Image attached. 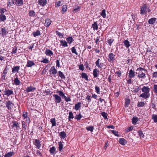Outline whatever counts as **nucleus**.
Instances as JSON below:
<instances>
[{
  "instance_id": "f257e3e1",
  "label": "nucleus",
  "mask_w": 157,
  "mask_h": 157,
  "mask_svg": "<svg viewBox=\"0 0 157 157\" xmlns=\"http://www.w3.org/2000/svg\"><path fill=\"white\" fill-rule=\"evenodd\" d=\"M149 90L150 88L148 86H144L142 88V91L143 93L140 95V97H142L143 98H148L150 95L149 94Z\"/></svg>"
},
{
  "instance_id": "f03ea898",
  "label": "nucleus",
  "mask_w": 157,
  "mask_h": 157,
  "mask_svg": "<svg viewBox=\"0 0 157 157\" xmlns=\"http://www.w3.org/2000/svg\"><path fill=\"white\" fill-rule=\"evenodd\" d=\"M147 10L148 13L151 11V10L149 9V7L147 6L146 4H144L142 6L140 7V14H147Z\"/></svg>"
},
{
  "instance_id": "7ed1b4c3",
  "label": "nucleus",
  "mask_w": 157,
  "mask_h": 157,
  "mask_svg": "<svg viewBox=\"0 0 157 157\" xmlns=\"http://www.w3.org/2000/svg\"><path fill=\"white\" fill-rule=\"evenodd\" d=\"M57 93V94H54L53 95L55 98H61L60 97L67 98H66L64 93L61 91H58Z\"/></svg>"
},
{
  "instance_id": "20e7f679",
  "label": "nucleus",
  "mask_w": 157,
  "mask_h": 157,
  "mask_svg": "<svg viewBox=\"0 0 157 157\" xmlns=\"http://www.w3.org/2000/svg\"><path fill=\"white\" fill-rule=\"evenodd\" d=\"M6 107L9 110H11L13 106V104L10 101H8L6 104Z\"/></svg>"
},
{
  "instance_id": "39448f33",
  "label": "nucleus",
  "mask_w": 157,
  "mask_h": 157,
  "mask_svg": "<svg viewBox=\"0 0 157 157\" xmlns=\"http://www.w3.org/2000/svg\"><path fill=\"white\" fill-rule=\"evenodd\" d=\"M4 94L9 96L13 94V92L11 89H8L6 88L4 91Z\"/></svg>"
},
{
  "instance_id": "423d86ee",
  "label": "nucleus",
  "mask_w": 157,
  "mask_h": 157,
  "mask_svg": "<svg viewBox=\"0 0 157 157\" xmlns=\"http://www.w3.org/2000/svg\"><path fill=\"white\" fill-rule=\"evenodd\" d=\"M49 72L50 75H55L57 73V71L54 66H52Z\"/></svg>"
},
{
  "instance_id": "0eeeda50",
  "label": "nucleus",
  "mask_w": 157,
  "mask_h": 157,
  "mask_svg": "<svg viewBox=\"0 0 157 157\" xmlns=\"http://www.w3.org/2000/svg\"><path fill=\"white\" fill-rule=\"evenodd\" d=\"M100 59H98L95 62L96 65L99 68H102V67L104 66L103 63H99Z\"/></svg>"
},
{
  "instance_id": "6e6552de",
  "label": "nucleus",
  "mask_w": 157,
  "mask_h": 157,
  "mask_svg": "<svg viewBox=\"0 0 157 157\" xmlns=\"http://www.w3.org/2000/svg\"><path fill=\"white\" fill-rule=\"evenodd\" d=\"M34 144L36 146V148L38 149H40V147L41 146V145L40 144V141L39 140H35Z\"/></svg>"
},
{
  "instance_id": "1a4fd4ad",
  "label": "nucleus",
  "mask_w": 157,
  "mask_h": 157,
  "mask_svg": "<svg viewBox=\"0 0 157 157\" xmlns=\"http://www.w3.org/2000/svg\"><path fill=\"white\" fill-rule=\"evenodd\" d=\"M44 53L46 55L48 56H51L53 55V52L50 49H46L45 50Z\"/></svg>"
},
{
  "instance_id": "9d476101",
  "label": "nucleus",
  "mask_w": 157,
  "mask_h": 157,
  "mask_svg": "<svg viewBox=\"0 0 157 157\" xmlns=\"http://www.w3.org/2000/svg\"><path fill=\"white\" fill-rule=\"evenodd\" d=\"M156 20V18L154 17L151 18L148 21V23L151 25H154Z\"/></svg>"
},
{
  "instance_id": "9b49d317",
  "label": "nucleus",
  "mask_w": 157,
  "mask_h": 157,
  "mask_svg": "<svg viewBox=\"0 0 157 157\" xmlns=\"http://www.w3.org/2000/svg\"><path fill=\"white\" fill-rule=\"evenodd\" d=\"M1 31H2V36H6V34L8 33V31L6 30V28L4 27L1 29Z\"/></svg>"
},
{
  "instance_id": "f8f14e48",
  "label": "nucleus",
  "mask_w": 157,
  "mask_h": 157,
  "mask_svg": "<svg viewBox=\"0 0 157 157\" xmlns=\"http://www.w3.org/2000/svg\"><path fill=\"white\" fill-rule=\"evenodd\" d=\"M36 89V88L34 87H33L31 86H28L26 89V91L28 92H33Z\"/></svg>"
},
{
  "instance_id": "ddd939ff",
  "label": "nucleus",
  "mask_w": 157,
  "mask_h": 157,
  "mask_svg": "<svg viewBox=\"0 0 157 157\" xmlns=\"http://www.w3.org/2000/svg\"><path fill=\"white\" fill-rule=\"evenodd\" d=\"M52 23V21L49 19H46L45 21L44 25L48 27Z\"/></svg>"
},
{
  "instance_id": "4468645a",
  "label": "nucleus",
  "mask_w": 157,
  "mask_h": 157,
  "mask_svg": "<svg viewBox=\"0 0 157 157\" xmlns=\"http://www.w3.org/2000/svg\"><path fill=\"white\" fill-rule=\"evenodd\" d=\"M135 76V72L132 70H131L128 73V77L129 78H134Z\"/></svg>"
},
{
  "instance_id": "2eb2a0df",
  "label": "nucleus",
  "mask_w": 157,
  "mask_h": 157,
  "mask_svg": "<svg viewBox=\"0 0 157 157\" xmlns=\"http://www.w3.org/2000/svg\"><path fill=\"white\" fill-rule=\"evenodd\" d=\"M38 3L42 6H45L47 3V0H39Z\"/></svg>"
},
{
  "instance_id": "dca6fc26",
  "label": "nucleus",
  "mask_w": 157,
  "mask_h": 157,
  "mask_svg": "<svg viewBox=\"0 0 157 157\" xmlns=\"http://www.w3.org/2000/svg\"><path fill=\"white\" fill-rule=\"evenodd\" d=\"M93 74L94 77L96 78L99 75V71L97 69H95L93 70Z\"/></svg>"
},
{
  "instance_id": "f3484780",
  "label": "nucleus",
  "mask_w": 157,
  "mask_h": 157,
  "mask_svg": "<svg viewBox=\"0 0 157 157\" xmlns=\"http://www.w3.org/2000/svg\"><path fill=\"white\" fill-rule=\"evenodd\" d=\"M20 69V67L19 66H16L13 67L12 69V72L13 73H15V72H18L19 70Z\"/></svg>"
},
{
  "instance_id": "a211bd4d",
  "label": "nucleus",
  "mask_w": 157,
  "mask_h": 157,
  "mask_svg": "<svg viewBox=\"0 0 157 157\" xmlns=\"http://www.w3.org/2000/svg\"><path fill=\"white\" fill-rule=\"evenodd\" d=\"M15 3L18 6H21L23 4V0H15Z\"/></svg>"
},
{
  "instance_id": "6ab92c4d",
  "label": "nucleus",
  "mask_w": 157,
  "mask_h": 157,
  "mask_svg": "<svg viewBox=\"0 0 157 157\" xmlns=\"http://www.w3.org/2000/svg\"><path fill=\"white\" fill-rule=\"evenodd\" d=\"M119 143L123 145H124L126 144V141L124 138H120L119 140Z\"/></svg>"
},
{
  "instance_id": "aec40b11",
  "label": "nucleus",
  "mask_w": 157,
  "mask_h": 157,
  "mask_svg": "<svg viewBox=\"0 0 157 157\" xmlns=\"http://www.w3.org/2000/svg\"><path fill=\"white\" fill-rule=\"evenodd\" d=\"M35 65V63L33 61L30 60H28L27 63V64L26 65L27 67H31Z\"/></svg>"
},
{
  "instance_id": "412c9836",
  "label": "nucleus",
  "mask_w": 157,
  "mask_h": 157,
  "mask_svg": "<svg viewBox=\"0 0 157 157\" xmlns=\"http://www.w3.org/2000/svg\"><path fill=\"white\" fill-rule=\"evenodd\" d=\"M6 20V17L3 14H1L0 15V21L4 22Z\"/></svg>"
},
{
  "instance_id": "4be33fe9",
  "label": "nucleus",
  "mask_w": 157,
  "mask_h": 157,
  "mask_svg": "<svg viewBox=\"0 0 157 157\" xmlns=\"http://www.w3.org/2000/svg\"><path fill=\"white\" fill-rule=\"evenodd\" d=\"M92 28H93L94 30H98V27L96 22H94L92 24Z\"/></svg>"
},
{
  "instance_id": "5701e85b",
  "label": "nucleus",
  "mask_w": 157,
  "mask_h": 157,
  "mask_svg": "<svg viewBox=\"0 0 157 157\" xmlns=\"http://www.w3.org/2000/svg\"><path fill=\"white\" fill-rule=\"evenodd\" d=\"M14 155L13 151H10L6 154L4 155L5 157H11Z\"/></svg>"
},
{
  "instance_id": "b1692460",
  "label": "nucleus",
  "mask_w": 157,
  "mask_h": 157,
  "mask_svg": "<svg viewBox=\"0 0 157 157\" xmlns=\"http://www.w3.org/2000/svg\"><path fill=\"white\" fill-rule=\"evenodd\" d=\"M124 45L127 48H128L129 47L130 45V44L129 42L126 40H124L123 42Z\"/></svg>"
},
{
  "instance_id": "393cba45",
  "label": "nucleus",
  "mask_w": 157,
  "mask_h": 157,
  "mask_svg": "<svg viewBox=\"0 0 157 157\" xmlns=\"http://www.w3.org/2000/svg\"><path fill=\"white\" fill-rule=\"evenodd\" d=\"M60 43L61 45L64 47L68 46L67 43L65 40H61Z\"/></svg>"
},
{
  "instance_id": "a878e982",
  "label": "nucleus",
  "mask_w": 157,
  "mask_h": 157,
  "mask_svg": "<svg viewBox=\"0 0 157 157\" xmlns=\"http://www.w3.org/2000/svg\"><path fill=\"white\" fill-rule=\"evenodd\" d=\"M33 34L34 37H35L38 36H40L41 35L40 32L39 30H37V31L34 32L33 33Z\"/></svg>"
},
{
  "instance_id": "bb28decb",
  "label": "nucleus",
  "mask_w": 157,
  "mask_h": 157,
  "mask_svg": "<svg viewBox=\"0 0 157 157\" xmlns=\"http://www.w3.org/2000/svg\"><path fill=\"white\" fill-rule=\"evenodd\" d=\"M59 136L61 137L63 139H64L67 137V135L64 131H62L59 134Z\"/></svg>"
},
{
  "instance_id": "cd10ccee",
  "label": "nucleus",
  "mask_w": 157,
  "mask_h": 157,
  "mask_svg": "<svg viewBox=\"0 0 157 157\" xmlns=\"http://www.w3.org/2000/svg\"><path fill=\"white\" fill-rule=\"evenodd\" d=\"M59 76L62 79H65V76L64 74L61 71H59L58 72Z\"/></svg>"
},
{
  "instance_id": "c85d7f7f",
  "label": "nucleus",
  "mask_w": 157,
  "mask_h": 157,
  "mask_svg": "<svg viewBox=\"0 0 157 157\" xmlns=\"http://www.w3.org/2000/svg\"><path fill=\"white\" fill-rule=\"evenodd\" d=\"M109 57L110 61H113L115 59V55L113 53H109Z\"/></svg>"
},
{
  "instance_id": "c756f323",
  "label": "nucleus",
  "mask_w": 157,
  "mask_h": 157,
  "mask_svg": "<svg viewBox=\"0 0 157 157\" xmlns=\"http://www.w3.org/2000/svg\"><path fill=\"white\" fill-rule=\"evenodd\" d=\"M51 154H54L55 153L56 148L54 146H53L51 148H50L49 150Z\"/></svg>"
},
{
  "instance_id": "7c9ffc66",
  "label": "nucleus",
  "mask_w": 157,
  "mask_h": 157,
  "mask_svg": "<svg viewBox=\"0 0 157 157\" xmlns=\"http://www.w3.org/2000/svg\"><path fill=\"white\" fill-rule=\"evenodd\" d=\"M81 103L79 102L76 104L75 106V108L76 110H78L81 107Z\"/></svg>"
},
{
  "instance_id": "2f4dec72",
  "label": "nucleus",
  "mask_w": 157,
  "mask_h": 157,
  "mask_svg": "<svg viewBox=\"0 0 157 157\" xmlns=\"http://www.w3.org/2000/svg\"><path fill=\"white\" fill-rule=\"evenodd\" d=\"M67 6L66 5H63L62 7V11L61 13L62 14L64 13L67 11Z\"/></svg>"
},
{
  "instance_id": "473e14b6",
  "label": "nucleus",
  "mask_w": 157,
  "mask_h": 157,
  "mask_svg": "<svg viewBox=\"0 0 157 157\" xmlns=\"http://www.w3.org/2000/svg\"><path fill=\"white\" fill-rule=\"evenodd\" d=\"M66 40L67 41V42L69 44H71V43L74 41V39L72 38V37H69L67 38Z\"/></svg>"
},
{
  "instance_id": "72a5a7b5",
  "label": "nucleus",
  "mask_w": 157,
  "mask_h": 157,
  "mask_svg": "<svg viewBox=\"0 0 157 157\" xmlns=\"http://www.w3.org/2000/svg\"><path fill=\"white\" fill-rule=\"evenodd\" d=\"M58 145L59 150V151H61L63 148V145L62 144V143L61 141L59 142Z\"/></svg>"
},
{
  "instance_id": "f704fd0d",
  "label": "nucleus",
  "mask_w": 157,
  "mask_h": 157,
  "mask_svg": "<svg viewBox=\"0 0 157 157\" xmlns=\"http://www.w3.org/2000/svg\"><path fill=\"white\" fill-rule=\"evenodd\" d=\"M138 118L136 117H133L132 120V122L133 124L134 125L136 124Z\"/></svg>"
},
{
  "instance_id": "c9c22d12",
  "label": "nucleus",
  "mask_w": 157,
  "mask_h": 157,
  "mask_svg": "<svg viewBox=\"0 0 157 157\" xmlns=\"http://www.w3.org/2000/svg\"><path fill=\"white\" fill-rule=\"evenodd\" d=\"M50 122H51L52 124V126L53 127L54 126H56V123L55 119L54 118H52L51 119Z\"/></svg>"
},
{
  "instance_id": "e433bc0d",
  "label": "nucleus",
  "mask_w": 157,
  "mask_h": 157,
  "mask_svg": "<svg viewBox=\"0 0 157 157\" xmlns=\"http://www.w3.org/2000/svg\"><path fill=\"white\" fill-rule=\"evenodd\" d=\"M35 14V12L33 10H30L29 12V15L30 17H34Z\"/></svg>"
},
{
  "instance_id": "4c0bfd02",
  "label": "nucleus",
  "mask_w": 157,
  "mask_h": 157,
  "mask_svg": "<svg viewBox=\"0 0 157 157\" xmlns=\"http://www.w3.org/2000/svg\"><path fill=\"white\" fill-rule=\"evenodd\" d=\"M81 76L82 78L85 79L87 81L88 80V76L86 73H82V74Z\"/></svg>"
},
{
  "instance_id": "58836bf2",
  "label": "nucleus",
  "mask_w": 157,
  "mask_h": 157,
  "mask_svg": "<svg viewBox=\"0 0 157 157\" xmlns=\"http://www.w3.org/2000/svg\"><path fill=\"white\" fill-rule=\"evenodd\" d=\"M14 83L17 85H19L21 84L20 81L17 77L14 80Z\"/></svg>"
},
{
  "instance_id": "ea45409f",
  "label": "nucleus",
  "mask_w": 157,
  "mask_h": 157,
  "mask_svg": "<svg viewBox=\"0 0 157 157\" xmlns=\"http://www.w3.org/2000/svg\"><path fill=\"white\" fill-rule=\"evenodd\" d=\"M130 102V100L129 99H126L125 100V107H128Z\"/></svg>"
},
{
  "instance_id": "a19ab883",
  "label": "nucleus",
  "mask_w": 157,
  "mask_h": 157,
  "mask_svg": "<svg viewBox=\"0 0 157 157\" xmlns=\"http://www.w3.org/2000/svg\"><path fill=\"white\" fill-rule=\"evenodd\" d=\"M138 77L139 78H146L145 74L142 72L141 74H139L138 75Z\"/></svg>"
},
{
  "instance_id": "79ce46f5",
  "label": "nucleus",
  "mask_w": 157,
  "mask_h": 157,
  "mask_svg": "<svg viewBox=\"0 0 157 157\" xmlns=\"http://www.w3.org/2000/svg\"><path fill=\"white\" fill-rule=\"evenodd\" d=\"M68 116V119L69 121H71V119H73L74 118L73 114L72 112H70L69 113Z\"/></svg>"
},
{
  "instance_id": "37998d69",
  "label": "nucleus",
  "mask_w": 157,
  "mask_h": 157,
  "mask_svg": "<svg viewBox=\"0 0 157 157\" xmlns=\"http://www.w3.org/2000/svg\"><path fill=\"white\" fill-rule=\"evenodd\" d=\"M101 114L102 116H103V117L105 119H108L107 118L108 114L106 113L105 112H101Z\"/></svg>"
},
{
  "instance_id": "c03bdc74",
  "label": "nucleus",
  "mask_w": 157,
  "mask_h": 157,
  "mask_svg": "<svg viewBox=\"0 0 157 157\" xmlns=\"http://www.w3.org/2000/svg\"><path fill=\"white\" fill-rule=\"evenodd\" d=\"M71 52L75 54L76 55H78V53L76 51V48L75 47H72L71 48Z\"/></svg>"
},
{
  "instance_id": "a18cd8bd",
  "label": "nucleus",
  "mask_w": 157,
  "mask_h": 157,
  "mask_svg": "<svg viewBox=\"0 0 157 157\" xmlns=\"http://www.w3.org/2000/svg\"><path fill=\"white\" fill-rule=\"evenodd\" d=\"M152 119L153 120L154 122H157V115L153 114L152 116Z\"/></svg>"
},
{
  "instance_id": "49530a36",
  "label": "nucleus",
  "mask_w": 157,
  "mask_h": 157,
  "mask_svg": "<svg viewBox=\"0 0 157 157\" xmlns=\"http://www.w3.org/2000/svg\"><path fill=\"white\" fill-rule=\"evenodd\" d=\"M86 129L88 131H90L91 132L93 131L94 129V127L92 126H90L88 127H86Z\"/></svg>"
},
{
  "instance_id": "de8ad7c7",
  "label": "nucleus",
  "mask_w": 157,
  "mask_h": 157,
  "mask_svg": "<svg viewBox=\"0 0 157 157\" xmlns=\"http://www.w3.org/2000/svg\"><path fill=\"white\" fill-rule=\"evenodd\" d=\"M144 102H139L137 104V106L138 107H143L144 106Z\"/></svg>"
},
{
  "instance_id": "09e8293b",
  "label": "nucleus",
  "mask_w": 157,
  "mask_h": 157,
  "mask_svg": "<svg viewBox=\"0 0 157 157\" xmlns=\"http://www.w3.org/2000/svg\"><path fill=\"white\" fill-rule=\"evenodd\" d=\"M114 41V39H110L108 40L107 42L110 46H111L112 43Z\"/></svg>"
},
{
  "instance_id": "8fccbe9b",
  "label": "nucleus",
  "mask_w": 157,
  "mask_h": 157,
  "mask_svg": "<svg viewBox=\"0 0 157 157\" xmlns=\"http://www.w3.org/2000/svg\"><path fill=\"white\" fill-rule=\"evenodd\" d=\"M138 133H139L140 136L141 138H144V135L142 131L141 130H139L138 131Z\"/></svg>"
},
{
  "instance_id": "3c124183",
  "label": "nucleus",
  "mask_w": 157,
  "mask_h": 157,
  "mask_svg": "<svg viewBox=\"0 0 157 157\" xmlns=\"http://www.w3.org/2000/svg\"><path fill=\"white\" fill-rule=\"evenodd\" d=\"M51 91L49 90H46L44 92L45 95H51L52 93V92L51 93Z\"/></svg>"
},
{
  "instance_id": "603ef678",
  "label": "nucleus",
  "mask_w": 157,
  "mask_h": 157,
  "mask_svg": "<svg viewBox=\"0 0 157 157\" xmlns=\"http://www.w3.org/2000/svg\"><path fill=\"white\" fill-rule=\"evenodd\" d=\"M101 16L105 18L106 16V14H105V10H103L101 13Z\"/></svg>"
},
{
  "instance_id": "864d4df0",
  "label": "nucleus",
  "mask_w": 157,
  "mask_h": 157,
  "mask_svg": "<svg viewBox=\"0 0 157 157\" xmlns=\"http://www.w3.org/2000/svg\"><path fill=\"white\" fill-rule=\"evenodd\" d=\"M133 129V127L131 126V127H129L127 128H126L125 130V131L126 132H128L132 131V130Z\"/></svg>"
},
{
  "instance_id": "5fc2aeb1",
  "label": "nucleus",
  "mask_w": 157,
  "mask_h": 157,
  "mask_svg": "<svg viewBox=\"0 0 157 157\" xmlns=\"http://www.w3.org/2000/svg\"><path fill=\"white\" fill-rule=\"evenodd\" d=\"M43 60L40 61V62L44 63H48L49 62V61L47 59H44L43 58Z\"/></svg>"
},
{
  "instance_id": "6e6d98bb",
  "label": "nucleus",
  "mask_w": 157,
  "mask_h": 157,
  "mask_svg": "<svg viewBox=\"0 0 157 157\" xmlns=\"http://www.w3.org/2000/svg\"><path fill=\"white\" fill-rule=\"evenodd\" d=\"M22 127L24 128V129H26V127L27 126V124L24 121H22Z\"/></svg>"
},
{
  "instance_id": "4d7b16f0",
  "label": "nucleus",
  "mask_w": 157,
  "mask_h": 157,
  "mask_svg": "<svg viewBox=\"0 0 157 157\" xmlns=\"http://www.w3.org/2000/svg\"><path fill=\"white\" fill-rule=\"evenodd\" d=\"M111 132L115 136H119L118 135V132L116 130H111Z\"/></svg>"
},
{
  "instance_id": "13d9d810",
  "label": "nucleus",
  "mask_w": 157,
  "mask_h": 157,
  "mask_svg": "<svg viewBox=\"0 0 157 157\" xmlns=\"http://www.w3.org/2000/svg\"><path fill=\"white\" fill-rule=\"evenodd\" d=\"M17 47L15 46V47L13 49L11 53L13 54V53H15L17 52Z\"/></svg>"
},
{
  "instance_id": "bf43d9fd",
  "label": "nucleus",
  "mask_w": 157,
  "mask_h": 157,
  "mask_svg": "<svg viewBox=\"0 0 157 157\" xmlns=\"http://www.w3.org/2000/svg\"><path fill=\"white\" fill-rule=\"evenodd\" d=\"M82 117V116L81 114L79 113L78 115H76L75 117V119L77 120H80Z\"/></svg>"
},
{
  "instance_id": "052dcab7",
  "label": "nucleus",
  "mask_w": 157,
  "mask_h": 157,
  "mask_svg": "<svg viewBox=\"0 0 157 157\" xmlns=\"http://www.w3.org/2000/svg\"><path fill=\"white\" fill-rule=\"evenodd\" d=\"M140 86H135V90H133V92L134 93L140 90Z\"/></svg>"
},
{
  "instance_id": "680f3d73",
  "label": "nucleus",
  "mask_w": 157,
  "mask_h": 157,
  "mask_svg": "<svg viewBox=\"0 0 157 157\" xmlns=\"http://www.w3.org/2000/svg\"><path fill=\"white\" fill-rule=\"evenodd\" d=\"M95 90H96V91L97 92V93L98 94H99L100 93V88L98 86H95Z\"/></svg>"
},
{
  "instance_id": "e2e57ef3",
  "label": "nucleus",
  "mask_w": 157,
  "mask_h": 157,
  "mask_svg": "<svg viewBox=\"0 0 157 157\" xmlns=\"http://www.w3.org/2000/svg\"><path fill=\"white\" fill-rule=\"evenodd\" d=\"M79 66V69L83 71L84 70V67L83 65L82 64H81L78 66Z\"/></svg>"
},
{
  "instance_id": "0e129e2a",
  "label": "nucleus",
  "mask_w": 157,
  "mask_h": 157,
  "mask_svg": "<svg viewBox=\"0 0 157 157\" xmlns=\"http://www.w3.org/2000/svg\"><path fill=\"white\" fill-rule=\"evenodd\" d=\"M7 11L6 9L4 8H2L0 9V13H1V14H3L5 12H6Z\"/></svg>"
},
{
  "instance_id": "69168bd1",
  "label": "nucleus",
  "mask_w": 157,
  "mask_h": 157,
  "mask_svg": "<svg viewBox=\"0 0 157 157\" xmlns=\"http://www.w3.org/2000/svg\"><path fill=\"white\" fill-rule=\"evenodd\" d=\"M61 5H62L61 2L60 1H58L56 3L55 6L56 7L57 6H60Z\"/></svg>"
},
{
  "instance_id": "338daca9",
  "label": "nucleus",
  "mask_w": 157,
  "mask_h": 157,
  "mask_svg": "<svg viewBox=\"0 0 157 157\" xmlns=\"http://www.w3.org/2000/svg\"><path fill=\"white\" fill-rule=\"evenodd\" d=\"M56 34L59 36L60 37H63V34L61 33L59 31H57L56 32Z\"/></svg>"
},
{
  "instance_id": "774afa93",
  "label": "nucleus",
  "mask_w": 157,
  "mask_h": 157,
  "mask_svg": "<svg viewBox=\"0 0 157 157\" xmlns=\"http://www.w3.org/2000/svg\"><path fill=\"white\" fill-rule=\"evenodd\" d=\"M154 91L155 93H157V85H154Z\"/></svg>"
}]
</instances>
